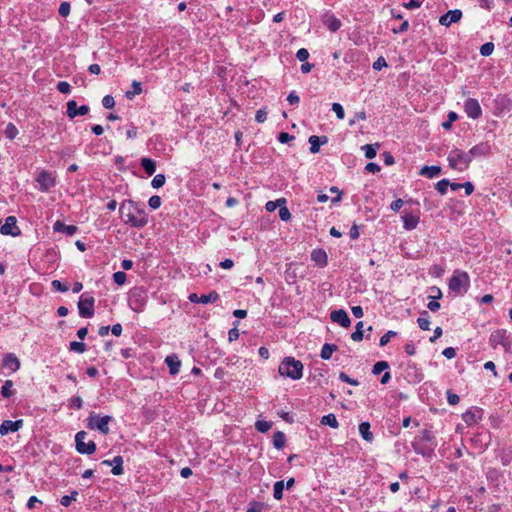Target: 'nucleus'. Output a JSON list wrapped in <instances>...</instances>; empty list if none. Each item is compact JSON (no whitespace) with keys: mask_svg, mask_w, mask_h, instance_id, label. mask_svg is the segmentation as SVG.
<instances>
[{"mask_svg":"<svg viewBox=\"0 0 512 512\" xmlns=\"http://www.w3.org/2000/svg\"><path fill=\"white\" fill-rule=\"evenodd\" d=\"M119 213L123 223L137 229H141L148 224L149 218L144 204L133 200H124L119 208Z\"/></svg>","mask_w":512,"mask_h":512,"instance_id":"obj_1","label":"nucleus"},{"mask_svg":"<svg viewBox=\"0 0 512 512\" xmlns=\"http://www.w3.org/2000/svg\"><path fill=\"white\" fill-rule=\"evenodd\" d=\"M411 444L417 454L426 458H431L437 447V441L430 429L421 430Z\"/></svg>","mask_w":512,"mask_h":512,"instance_id":"obj_2","label":"nucleus"},{"mask_svg":"<svg viewBox=\"0 0 512 512\" xmlns=\"http://www.w3.org/2000/svg\"><path fill=\"white\" fill-rule=\"evenodd\" d=\"M303 363L294 357H285L279 364L278 372L281 376L292 380H299L303 376Z\"/></svg>","mask_w":512,"mask_h":512,"instance_id":"obj_3","label":"nucleus"},{"mask_svg":"<svg viewBox=\"0 0 512 512\" xmlns=\"http://www.w3.org/2000/svg\"><path fill=\"white\" fill-rule=\"evenodd\" d=\"M449 289L455 295H464L470 287V277L467 272L456 270L449 279Z\"/></svg>","mask_w":512,"mask_h":512,"instance_id":"obj_4","label":"nucleus"},{"mask_svg":"<svg viewBox=\"0 0 512 512\" xmlns=\"http://www.w3.org/2000/svg\"><path fill=\"white\" fill-rule=\"evenodd\" d=\"M447 160L449 167L459 172L467 170L471 163L468 153L459 148H453L449 152Z\"/></svg>","mask_w":512,"mask_h":512,"instance_id":"obj_5","label":"nucleus"},{"mask_svg":"<svg viewBox=\"0 0 512 512\" xmlns=\"http://www.w3.org/2000/svg\"><path fill=\"white\" fill-rule=\"evenodd\" d=\"M113 420L112 416H99L92 412L87 418V427L91 430H98L100 433L107 435L110 432L109 423Z\"/></svg>","mask_w":512,"mask_h":512,"instance_id":"obj_6","label":"nucleus"},{"mask_svg":"<svg viewBox=\"0 0 512 512\" xmlns=\"http://www.w3.org/2000/svg\"><path fill=\"white\" fill-rule=\"evenodd\" d=\"M489 343L493 348L502 346L506 352L510 351L512 347L511 334L505 329H498L491 333Z\"/></svg>","mask_w":512,"mask_h":512,"instance_id":"obj_7","label":"nucleus"},{"mask_svg":"<svg viewBox=\"0 0 512 512\" xmlns=\"http://www.w3.org/2000/svg\"><path fill=\"white\" fill-rule=\"evenodd\" d=\"M95 298L84 293L78 301V311L82 318H91L94 315Z\"/></svg>","mask_w":512,"mask_h":512,"instance_id":"obj_8","label":"nucleus"},{"mask_svg":"<svg viewBox=\"0 0 512 512\" xmlns=\"http://www.w3.org/2000/svg\"><path fill=\"white\" fill-rule=\"evenodd\" d=\"M87 433L79 431L75 435L76 450L80 454L91 455L96 451V444L94 441L85 442Z\"/></svg>","mask_w":512,"mask_h":512,"instance_id":"obj_9","label":"nucleus"},{"mask_svg":"<svg viewBox=\"0 0 512 512\" xmlns=\"http://www.w3.org/2000/svg\"><path fill=\"white\" fill-rule=\"evenodd\" d=\"M36 182L39 185V190L42 192H47L56 185L55 177L51 172L47 170H41L38 173L36 177Z\"/></svg>","mask_w":512,"mask_h":512,"instance_id":"obj_10","label":"nucleus"},{"mask_svg":"<svg viewBox=\"0 0 512 512\" xmlns=\"http://www.w3.org/2000/svg\"><path fill=\"white\" fill-rule=\"evenodd\" d=\"M464 111L466 115L473 119H479L482 116V108L475 98H468L464 102Z\"/></svg>","mask_w":512,"mask_h":512,"instance_id":"obj_11","label":"nucleus"},{"mask_svg":"<svg viewBox=\"0 0 512 512\" xmlns=\"http://www.w3.org/2000/svg\"><path fill=\"white\" fill-rule=\"evenodd\" d=\"M0 232L2 235L18 236L21 231L17 226V220L14 216H8L5 223L1 226Z\"/></svg>","mask_w":512,"mask_h":512,"instance_id":"obj_12","label":"nucleus"},{"mask_svg":"<svg viewBox=\"0 0 512 512\" xmlns=\"http://www.w3.org/2000/svg\"><path fill=\"white\" fill-rule=\"evenodd\" d=\"M89 110H90L89 106H87V105H82V106L78 107L75 100H70L67 102L66 113L70 119H73L77 116H84V115L88 114Z\"/></svg>","mask_w":512,"mask_h":512,"instance_id":"obj_13","label":"nucleus"},{"mask_svg":"<svg viewBox=\"0 0 512 512\" xmlns=\"http://www.w3.org/2000/svg\"><path fill=\"white\" fill-rule=\"evenodd\" d=\"M188 299L191 303L208 304L216 302L219 299V294L216 291H211L210 293L203 294L201 296H198L196 293H191L188 296Z\"/></svg>","mask_w":512,"mask_h":512,"instance_id":"obj_14","label":"nucleus"},{"mask_svg":"<svg viewBox=\"0 0 512 512\" xmlns=\"http://www.w3.org/2000/svg\"><path fill=\"white\" fill-rule=\"evenodd\" d=\"M491 152V147L487 142H481L475 146H473L469 151H467L470 160L472 161L474 158L484 157L489 155Z\"/></svg>","mask_w":512,"mask_h":512,"instance_id":"obj_15","label":"nucleus"},{"mask_svg":"<svg viewBox=\"0 0 512 512\" xmlns=\"http://www.w3.org/2000/svg\"><path fill=\"white\" fill-rule=\"evenodd\" d=\"M462 18V11L459 9L449 10L439 18V23L443 26H450L453 23H457Z\"/></svg>","mask_w":512,"mask_h":512,"instance_id":"obj_16","label":"nucleus"},{"mask_svg":"<svg viewBox=\"0 0 512 512\" xmlns=\"http://www.w3.org/2000/svg\"><path fill=\"white\" fill-rule=\"evenodd\" d=\"M24 421L23 419H19L16 421L4 420L0 425V435H7L9 432H17L19 429L23 427Z\"/></svg>","mask_w":512,"mask_h":512,"instance_id":"obj_17","label":"nucleus"},{"mask_svg":"<svg viewBox=\"0 0 512 512\" xmlns=\"http://www.w3.org/2000/svg\"><path fill=\"white\" fill-rule=\"evenodd\" d=\"M330 319L344 328H348L351 325V320L347 312L343 309L332 311L330 313Z\"/></svg>","mask_w":512,"mask_h":512,"instance_id":"obj_18","label":"nucleus"},{"mask_svg":"<svg viewBox=\"0 0 512 512\" xmlns=\"http://www.w3.org/2000/svg\"><path fill=\"white\" fill-rule=\"evenodd\" d=\"M101 464L105 466H112L111 473L115 476L123 474V458L120 455L115 456L111 460H103Z\"/></svg>","mask_w":512,"mask_h":512,"instance_id":"obj_19","label":"nucleus"},{"mask_svg":"<svg viewBox=\"0 0 512 512\" xmlns=\"http://www.w3.org/2000/svg\"><path fill=\"white\" fill-rule=\"evenodd\" d=\"M146 304L145 297L141 292L134 291L131 294L129 305L131 309L135 312H141L144 309V306Z\"/></svg>","mask_w":512,"mask_h":512,"instance_id":"obj_20","label":"nucleus"},{"mask_svg":"<svg viewBox=\"0 0 512 512\" xmlns=\"http://www.w3.org/2000/svg\"><path fill=\"white\" fill-rule=\"evenodd\" d=\"M3 367L16 372L20 368V361L13 353H9L3 358Z\"/></svg>","mask_w":512,"mask_h":512,"instance_id":"obj_21","label":"nucleus"},{"mask_svg":"<svg viewBox=\"0 0 512 512\" xmlns=\"http://www.w3.org/2000/svg\"><path fill=\"white\" fill-rule=\"evenodd\" d=\"M55 232L64 233L68 236L74 235L78 231V227L75 225H66L64 222L56 221L53 225Z\"/></svg>","mask_w":512,"mask_h":512,"instance_id":"obj_22","label":"nucleus"},{"mask_svg":"<svg viewBox=\"0 0 512 512\" xmlns=\"http://www.w3.org/2000/svg\"><path fill=\"white\" fill-rule=\"evenodd\" d=\"M311 260L319 267H325L328 263V257L323 249H315L311 253Z\"/></svg>","mask_w":512,"mask_h":512,"instance_id":"obj_23","label":"nucleus"},{"mask_svg":"<svg viewBox=\"0 0 512 512\" xmlns=\"http://www.w3.org/2000/svg\"><path fill=\"white\" fill-rule=\"evenodd\" d=\"M308 141L310 143V152L315 154L319 152L321 145H324L328 142V138L326 136L319 137L312 135L309 137Z\"/></svg>","mask_w":512,"mask_h":512,"instance_id":"obj_24","label":"nucleus"},{"mask_svg":"<svg viewBox=\"0 0 512 512\" xmlns=\"http://www.w3.org/2000/svg\"><path fill=\"white\" fill-rule=\"evenodd\" d=\"M481 410L480 409H474V410H467L463 415V421L467 425H473L476 424L481 419Z\"/></svg>","mask_w":512,"mask_h":512,"instance_id":"obj_25","label":"nucleus"},{"mask_svg":"<svg viewBox=\"0 0 512 512\" xmlns=\"http://www.w3.org/2000/svg\"><path fill=\"white\" fill-rule=\"evenodd\" d=\"M165 363L168 366L171 375H176L179 373L181 361L176 355H168L165 358Z\"/></svg>","mask_w":512,"mask_h":512,"instance_id":"obj_26","label":"nucleus"},{"mask_svg":"<svg viewBox=\"0 0 512 512\" xmlns=\"http://www.w3.org/2000/svg\"><path fill=\"white\" fill-rule=\"evenodd\" d=\"M403 227L406 230H413L417 227L419 223V217L413 214H404L402 216Z\"/></svg>","mask_w":512,"mask_h":512,"instance_id":"obj_27","label":"nucleus"},{"mask_svg":"<svg viewBox=\"0 0 512 512\" xmlns=\"http://www.w3.org/2000/svg\"><path fill=\"white\" fill-rule=\"evenodd\" d=\"M442 169L440 166H423L419 172L420 175L433 179L440 175Z\"/></svg>","mask_w":512,"mask_h":512,"instance_id":"obj_28","label":"nucleus"},{"mask_svg":"<svg viewBox=\"0 0 512 512\" xmlns=\"http://www.w3.org/2000/svg\"><path fill=\"white\" fill-rule=\"evenodd\" d=\"M359 433L361 437L369 443H371L374 439L373 433L370 431L369 422H361L359 424Z\"/></svg>","mask_w":512,"mask_h":512,"instance_id":"obj_29","label":"nucleus"},{"mask_svg":"<svg viewBox=\"0 0 512 512\" xmlns=\"http://www.w3.org/2000/svg\"><path fill=\"white\" fill-rule=\"evenodd\" d=\"M324 25L331 31L336 32L341 27V21L334 15L326 16L324 19Z\"/></svg>","mask_w":512,"mask_h":512,"instance_id":"obj_30","label":"nucleus"},{"mask_svg":"<svg viewBox=\"0 0 512 512\" xmlns=\"http://www.w3.org/2000/svg\"><path fill=\"white\" fill-rule=\"evenodd\" d=\"M141 166L149 176L153 175L156 171V163L150 158H142Z\"/></svg>","mask_w":512,"mask_h":512,"instance_id":"obj_31","label":"nucleus"},{"mask_svg":"<svg viewBox=\"0 0 512 512\" xmlns=\"http://www.w3.org/2000/svg\"><path fill=\"white\" fill-rule=\"evenodd\" d=\"M337 350V346L334 344H324L321 349L320 356L324 360H328L331 358L332 353Z\"/></svg>","mask_w":512,"mask_h":512,"instance_id":"obj_32","label":"nucleus"},{"mask_svg":"<svg viewBox=\"0 0 512 512\" xmlns=\"http://www.w3.org/2000/svg\"><path fill=\"white\" fill-rule=\"evenodd\" d=\"M321 424L328 425V426H330L331 428H334V429L338 428V426H339L338 420H337L336 416L333 413H329L327 415H324L321 418Z\"/></svg>","mask_w":512,"mask_h":512,"instance_id":"obj_33","label":"nucleus"},{"mask_svg":"<svg viewBox=\"0 0 512 512\" xmlns=\"http://www.w3.org/2000/svg\"><path fill=\"white\" fill-rule=\"evenodd\" d=\"M418 326L422 330H429L430 329V320H429V314L427 311H422L420 313V317L417 319Z\"/></svg>","mask_w":512,"mask_h":512,"instance_id":"obj_34","label":"nucleus"},{"mask_svg":"<svg viewBox=\"0 0 512 512\" xmlns=\"http://www.w3.org/2000/svg\"><path fill=\"white\" fill-rule=\"evenodd\" d=\"M378 147L379 143L365 144L364 146H362V150L364 151L365 157L368 159H373L377 154Z\"/></svg>","mask_w":512,"mask_h":512,"instance_id":"obj_35","label":"nucleus"},{"mask_svg":"<svg viewBox=\"0 0 512 512\" xmlns=\"http://www.w3.org/2000/svg\"><path fill=\"white\" fill-rule=\"evenodd\" d=\"M285 444V435L281 431H277L273 435V445L276 449H282Z\"/></svg>","mask_w":512,"mask_h":512,"instance_id":"obj_36","label":"nucleus"},{"mask_svg":"<svg viewBox=\"0 0 512 512\" xmlns=\"http://www.w3.org/2000/svg\"><path fill=\"white\" fill-rule=\"evenodd\" d=\"M13 381L12 380H6L1 388V395L4 398H9L14 394L13 391Z\"/></svg>","mask_w":512,"mask_h":512,"instance_id":"obj_37","label":"nucleus"},{"mask_svg":"<svg viewBox=\"0 0 512 512\" xmlns=\"http://www.w3.org/2000/svg\"><path fill=\"white\" fill-rule=\"evenodd\" d=\"M4 135L9 140H13L18 135V129L13 123H8L4 130Z\"/></svg>","mask_w":512,"mask_h":512,"instance_id":"obj_38","label":"nucleus"},{"mask_svg":"<svg viewBox=\"0 0 512 512\" xmlns=\"http://www.w3.org/2000/svg\"><path fill=\"white\" fill-rule=\"evenodd\" d=\"M284 487V481L282 480L274 483L273 496L276 500H281L283 498Z\"/></svg>","mask_w":512,"mask_h":512,"instance_id":"obj_39","label":"nucleus"},{"mask_svg":"<svg viewBox=\"0 0 512 512\" xmlns=\"http://www.w3.org/2000/svg\"><path fill=\"white\" fill-rule=\"evenodd\" d=\"M353 341L359 342L363 339V322L359 321L355 326V331L351 334Z\"/></svg>","mask_w":512,"mask_h":512,"instance_id":"obj_40","label":"nucleus"},{"mask_svg":"<svg viewBox=\"0 0 512 512\" xmlns=\"http://www.w3.org/2000/svg\"><path fill=\"white\" fill-rule=\"evenodd\" d=\"M132 87H133V91H127L126 92V97L128 99H132L135 95H139L142 93V87H141V83L134 80L132 82Z\"/></svg>","mask_w":512,"mask_h":512,"instance_id":"obj_41","label":"nucleus"},{"mask_svg":"<svg viewBox=\"0 0 512 512\" xmlns=\"http://www.w3.org/2000/svg\"><path fill=\"white\" fill-rule=\"evenodd\" d=\"M271 427H272V423L268 422V421H265V420H258L255 423L256 430L261 432V433L268 432L271 429Z\"/></svg>","mask_w":512,"mask_h":512,"instance_id":"obj_42","label":"nucleus"},{"mask_svg":"<svg viewBox=\"0 0 512 512\" xmlns=\"http://www.w3.org/2000/svg\"><path fill=\"white\" fill-rule=\"evenodd\" d=\"M165 181H166V177H165L164 174H157L152 179L151 186L154 189H159V188H161L165 184Z\"/></svg>","mask_w":512,"mask_h":512,"instance_id":"obj_43","label":"nucleus"},{"mask_svg":"<svg viewBox=\"0 0 512 512\" xmlns=\"http://www.w3.org/2000/svg\"><path fill=\"white\" fill-rule=\"evenodd\" d=\"M69 350L82 354L86 351V345L83 342L72 341L69 344Z\"/></svg>","mask_w":512,"mask_h":512,"instance_id":"obj_44","label":"nucleus"},{"mask_svg":"<svg viewBox=\"0 0 512 512\" xmlns=\"http://www.w3.org/2000/svg\"><path fill=\"white\" fill-rule=\"evenodd\" d=\"M282 204H286V200L284 198L277 199L276 201H268L265 205V208L268 212H273Z\"/></svg>","mask_w":512,"mask_h":512,"instance_id":"obj_45","label":"nucleus"},{"mask_svg":"<svg viewBox=\"0 0 512 512\" xmlns=\"http://www.w3.org/2000/svg\"><path fill=\"white\" fill-rule=\"evenodd\" d=\"M388 368H389V365L386 361H378L374 364L372 373L374 375H379L380 373H382L384 370H387Z\"/></svg>","mask_w":512,"mask_h":512,"instance_id":"obj_46","label":"nucleus"},{"mask_svg":"<svg viewBox=\"0 0 512 512\" xmlns=\"http://www.w3.org/2000/svg\"><path fill=\"white\" fill-rule=\"evenodd\" d=\"M449 185L450 181L448 179H442L436 183L435 188L441 195H444L447 193Z\"/></svg>","mask_w":512,"mask_h":512,"instance_id":"obj_47","label":"nucleus"},{"mask_svg":"<svg viewBox=\"0 0 512 512\" xmlns=\"http://www.w3.org/2000/svg\"><path fill=\"white\" fill-rule=\"evenodd\" d=\"M458 119L457 113L451 111L448 113V119L442 123L444 130H449L452 127V123Z\"/></svg>","mask_w":512,"mask_h":512,"instance_id":"obj_48","label":"nucleus"},{"mask_svg":"<svg viewBox=\"0 0 512 512\" xmlns=\"http://www.w3.org/2000/svg\"><path fill=\"white\" fill-rule=\"evenodd\" d=\"M265 506L263 503L258 501H253L249 504L246 512H265Z\"/></svg>","mask_w":512,"mask_h":512,"instance_id":"obj_49","label":"nucleus"},{"mask_svg":"<svg viewBox=\"0 0 512 512\" xmlns=\"http://www.w3.org/2000/svg\"><path fill=\"white\" fill-rule=\"evenodd\" d=\"M500 459H501V463L504 466L509 465L511 463V461H512V450L511 449L502 450L501 455H500Z\"/></svg>","mask_w":512,"mask_h":512,"instance_id":"obj_50","label":"nucleus"},{"mask_svg":"<svg viewBox=\"0 0 512 512\" xmlns=\"http://www.w3.org/2000/svg\"><path fill=\"white\" fill-rule=\"evenodd\" d=\"M494 51V44L487 42L480 47V54L482 56H490Z\"/></svg>","mask_w":512,"mask_h":512,"instance_id":"obj_51","label":"nucleus"},{"mask_svg":"<svg viewBox=\"0 0 512 512\" xmlns=\"http://www.w3.org/2000/svg\"><path fill=\"white\" fill-rule=\"evenodd\" d=\"M397 335V333L395 331H392V330H389L387 331L383 336H381L380 338V341H379V346L383 347V346H386L390 339L392 337H395Z\"/></svg>","mask_w":512,"mask_h":512,"instance_id":"obj_52","label":"nucleus"},{"mask_svg":"<svg viewBox=\"0 0 512 512\" xmlns=\"http://www.w3.org/2000/svg\"><path fill=\"white\" fill-rule=\"evenodd\" d=\"M280 209H279V218L282 220V221H288L290 220L291 218V213L289 211V209L286 207L285 204H282L281 206H279Z\"/></svg>","mask_w":512,"mask_h":512,"instance_id":"obj_53","label":"nucleus"},{"mask_svg":"<svg viewBox=\"0 0 512 512\" xmlns=\"http://www.w3.org/2000/svg\"><path fill=\"white\" fill-rule=\"evenodd\" d=\"M127 276L123 271H118L113 274V280L117 285H123L126 282Z\"/></svg>","mask_w":512,"mask_h":512,"instance_id":"obj_54","label":"nucleus"},{"mask_svg":"<svg viewBox=\"0 0 512 512\" xmlns=\"http://www.w3.org/2000/svg\"><path fill=\"white\" fill-rule=\"evenodd\" d=\"M83 406V400L80 396H73L70 400H69V407L70 408H75L77 410L81 409Z\"/></svg>","mask_w":512,"mask_h":512,"instance_id":"obj_55","label":"nucleus"},{"mask_svg":"<svg viewBox=\"0 0 512 512\" xmlns=\"http://www.w3.org/2000/svg\"><path fill=\"white\" fill-rule=\"evenodd\" d=\"M70 9H71V6H70V3L69 2H62L59 6V9H58V12H59V15L62 16V17H67L69 16L70 14Z\"/></svg>","mask_w":512,"mask_h":512,"instance_id":"obj_56","label":"nucleus"},{"mask_svg":"<svg viewBox=\"0 0 512 512\" xmlns=\"http://www.w3.org/2000/svg\"><path fill=\"white\" fill-rule=\"evenodd\" d=\"M332 111L335 112L338 119L342 120L345 117L344 108L339 103H333L332 104Z\"/></svg>","mask_w":512,"mask_h":512,"instance_id":"obj_57","label":"nucleus"},{"mask_svg":"<svg viewBox=\"0 0 512 512\" xmlns=\"http://www.w3.org/2000/svg\"><path fill=\"white\" fill-rule=\"evenodd\" d=\"M238 321L234 322V327L228 331V340L233 342L239 338V330L237 328Z\"/></svg>","mask_w":512,"mask_h":512,"instance_id":"obj_58","label":"nucleus"},{"mask_svg":"<svg viewBox=\"0 0 512 512\" xmlns=\"http://www.w3.org/2000/svg\"><path fill=\"white\" fill-rule=\"evenodd\" d=\"M161 198L157 195L151 196L148 200V205L151 209L156 210L161 206Z\"/></svg>","mask_w":512,"mask_h":512,"instance_id":"obj_59","label":"nucleus"},{"mask_svg":"<svg viewBox=\"0 0 512 512\" xmlns=\"http://www.w3.org/2000/svg\"><path fill=\"white\" fill-rule=\"evenodd\" d=\"M339 379L342 381V382H345V383H348L350 385H353V386H358L359 385V381L356 380V379H353V378H350L346 373L344 372H340L339 374Z\"/></svg>","mask_w":512,"mask_h":512,"instance_id":"obj_60","label":"nucleus"},{"mask_svg":"<svg viewBox=\"0 0 512 512\" xmlns=\"http://www.w3.org/2000/svg\"><path fill=\"white\" fill-rule=\"evenodd\" d=\"M102 105L106 109H112L115 106V100H114L113 96H111V95L104 96L102 99Z\"/></svg>","mask_w":512,"mask_h":512,"instance_id":"obj_61","label":"nucleus"},{"mask_svg":"<svg viewBox=\"0 0 512 512\" xmlns=\"http://www.w3.org/2000/svg\"><path fill=\"white\" fill-rule=\"evenodd\" d=\"M367 118L366 116V112L364 110L362 111H358L355 113V115L353 116V118H351L349 120V125L350 126H353L357 121L359 120H365Z\"/></svg>","mask_w":512,"mask_h":512,"instance_id":"obj_62","label":"nucleus"},{"mask_svg":"<svg viewBox=\"0 0 512 512\" xmlns=\"http://www.w3.org/2000/svg\"><path fill=\"white\" fill-rule=\"evenodd\" d=\"M52 287H53V289H55L56 291H59V292H67L69 290L68 285L63 284L59 280H53Z\"/></svg>","mask_w":512,"mask_h":512,"instance_id":"obj_63","label":"nucleus"},{"mask_svg":"<svg viewBox=\"0 0 512 512\" xmlns=\"http://www.w3.org/2000/svg\"><path fill=\"white\" fill-rule=\"evenodd\" d=\"M57 89H58L59 92H61L63 94H68L71 91V86L66 81H60L57 84Z\"/></svg>","mask_w":512,"mask_h":512,"instance_id":"obj_64","label":"nucleus"}]
</instances>
